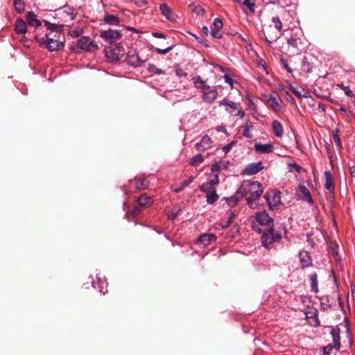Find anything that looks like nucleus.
<instances>
[{
    "mask_svg": "<svg viewBox=\"0 0 355 355\" xmlns=\"http://www.w3.org/2000/svg\"><path fill=\"white\" fill-rule=\"evenodd\" d=\"M281 240V234L278 232H275L272 227H270L265 232L261 239L262 245L268 250L274 248L276 244L280 243Z\"/></svg>",
    "mask_w": 355,
    "mask_h": 355,
    "instance_id": "1",
    "label": "nucleus"
},
{
    "mask_svg": "<svg viewBox=\"0 0 355 355\" xmlns=\"http://www.w3.org/2000/svg\"><path fill=\"white\" fill-rule=\"evenodd\" d=\"M218 105L220 107H225V110L232 116H239L241 119H243L245 116V112L243 110L241 104L232 101L228 98H225L219 101Z\"/></svg>",
    "mask_w": 355,
    "mask_h": 355,
    "instance_id": "2",
    "label": "nucleus"
},
{
    "mask_svg": "<svg viewBox=\"0 0 355 355\" xmlns=\"http://www.w3.org/2000/svg\"><path fill=\"white\" fill-rule=\"evenodd\" d=\"M340 330L338 327H333L331 330V336L332 337L333 343L328 344L322 348L323 355H330V354H336L340 347Z\"/></svg>",
    "mask_w": 355,
    "mask_h": 355,
    "instance_id": "3",
    "label": "nucleus"
},
{
    "mask_svg": "<svg viewBox=\"0 0 355 355\" xmlns=\"http://www.w3.org/2000/svg\"><path fill=\"white\" fill-rule=\"evenodd\" d=\"M244 193L251 198L258 199L263 192L262 184L258 182H248L243 188Z\"/></svg>",
    "mask_w": 355,
    "mask_h": 355,
    "instance_id": "4",
    "label": "nucleus"
},
{
    "mask_svg": "<svg viewBox=\"0 0 355 355\" xmlns=\"http://www.w3.org/2000/svg\"><path fill=\"white\" fill-rule=\"evenodd\" d=\"M281 194L282 193L278 190H272L265 194L264 198L270 209L273 210L279 208L281 205Z\"/></svg>",
    "mask_w": 355,
    "mask_h": 355,
    "instance_id": "5",
    "label": "nucleus"
},
{
    "mask_svg": "<svg viewBox=\"0 0 355 355\" xmlns=\"http://www.w3.org/2000/svg\"><path fill=\"white\" fill-rule=\"evenodd\" d=\"M268 105L276 113L282 112L284 110V106L282 100L279 95L274 92L267 99Z\"/></svg>",
    "mask_w": 355,
    "mask_h": 355,
    "instance_id": "6",
    "label": "nucleus"
},
{
    "mask_svg": "<svg viewBox=\"0 0 355 355\" xmlns=\"http://www.w3.org/2000/svg\"><path fill=\"white\" fill-rule=\"evenodd\" d=\"M100 37L105 42L112 44L119 40L122 37V34L117 30L109 29L101 31L100 32Z\"/></svg>",
    "mask_w": 355,
    "mask_h": 355,
    "instance_id": "7",
    "label": "nucleus"
},
{
    "mask_svg": "<svg viewBox=\"0 0 355 355\" xmlns=\"http://www.w3.org/2000/svg\"><path fill=\"white\" fill-rule=\"evenodd\" d=\"M202 192L206 193V200L208 204H213L218 199V195L216 193L215 188H209L205 184H202L200 187Z\"/></svg>",
    "mask_w": 355,
    "mask_h": 355,
    "instance_id": "8",
    "label": "nucleus"
},
{
    "mask_svg": "<svg viewBox=\"0 0 355 355\" xmlns=\"http://www.w3.org/2000/svg\"><path fill=\"white\" fill-rule=\"evenodd\" d=\"M264 168L261 162L250 163L245 166L243 171V174L247 175H253L257 174Z\"/></svg>",
    "mask_w": 355,
    "mask_h": 355,
    "instance_id": "9",
    "label": "nucleus"
},
{
    "mask_svg": "<svg viewBox=\"0 0 355 355\" xmlns=\"http://www.w3.org/2000/svg\"><path fill=\"white\" fill-rule=\"evenodd\" d=\"M78 46L81 49L87 51H93L98 49V46L87 37L80 38L78 41Z\"/></svg>",
    "mask_w": 355,
    "mask_h": 355,
    "instance_id": "10",
    "label": "nucleus"
},
{
    "mask_svg": "<svg viewBox=\"0 0 355 355\" xmlns=\"http://www.w3.org/2000/svg\"><path fill=\"white\" fill-rule=\"evenodd\" d=\"M223 23L221 19L216 18L211 27L210 35L213 38L220 39L223 37L221 29L223 28Z\"/></svg>",
    "mask_w": 355,
    "mask_h": 355,
    "instance_id": "11",
    "label": "nucleus"
},
{
    "mask_svg": "<svg viewBox=\"0 0 355 355\" xmlns=\"http://www.w3.org/2000/svg\"><path fill=\"white\" fill-rule=\"evenodd\" d=\"M255 220L261 225H268L270 227L273 225V219L266 211L257 212L255 215Z\"/></svg>",
    "mask_w": 355,
    "mask_h": 355,
    "instance_id": "12",
    "label": "nucleus"
},
{
    "mask_svg": "<svg viewBox=\"0 0 355 355\" xmlns=\"http://www.w3.org/2000/svg\"><path fill=\"white\" fill-rule=\"evenodd\" d=\"M127 60L128 63L133 67H140L145 62V60H142L135 50H131L127 53Z\"/></svg>",
    "mask_w": 355,
    "mask_h": 355,
    "instance_id": "13",
    "label": "nucleus"
},
{
    "mask_svg": "<svg viewBox=\"0 0 355 355\" xmlns=\"http://www.w3.org/2000/svg\"><path fill=\"white\" fill-rule=\"evenodd\" d=\"M218 95V93L216 88L211 87L202 94L201 98L204 102L211 104L216 100Z\"/></svg>",
    "mask_w": 355,
    "mask_h": 355,
    "instance_id": "14",
    "label": "nucleus"
},
{
    "mask_svg": "<svg viewBox=\"0 0 355 355\" xmlns=\"http://www.w3.org/2000/svg\"><path fill=\"white\" fill-rule=\"evenodd\" d=\"M306 318L309 323L313 327H319L320 325L318 319V311L315 308H310L305 312Z\"/></svg>",
    "mask_w": 355,
    "mask_h": 355,
    "instance_id": "15",
    "label": "nucleus"
},
{
    "mask_svg": "<svg viewBox=\"0 0 355 355\" xmlns=\"http://www.w3.org/2000/svg\"><path fill=\"white\" fill-rule=\"evenodd\" d=\"M279 37V33L275 31L271 26H269L266 32L263 33V39L269 47H271L272 43L275 42Z\"/></svg>",
    "mask_w": 355,
    "mask_h": 355,
    "instance_id": "16",
    "label": "nucleus"
},
{
    "mask_svg": "<svg viewBox=\"0 0 355 355\" xmlns=\"http://www.w3.org/2000/svg\"><path fill=\"white\" fill-rule=\"evenodd\" d=\"M159 11L162 16H164L170 22H176V17L173 15L172 10L168 6L166 3H161L159 6Z\"/></svg>",
    "mask_w": 355,
    "mask_h": 355,
    "instance_id": "17",
    "label": "nucleus"
},
{
    "mask_svg": "<svg viewBox=\"0 0 355 355\" xmlns=\"http://www.w3.org/2000/svg\"><path fill=\"white\" fill-rule=\"evenodd\" d=\"M299 259L302 268H306L312 266L313 260L310 253L308 251H300Z\"/></svg>",
    "mask_w": 355,
    "mask_h": 355,
    "instance_id": "18",
    "label": "nucleus"
},
{
    "mask_svg": "<svg viewBox=\"0 0 355 355\" xmlns=\"http://www.w3.org/2000/svg\"><path fill=\"white\" fill-rule=\"evenodd\" d=\"M213 141L207 135H204L200 141L196 144V148L198 151H205L212 147Z\"/></svg>",
    "mask_w": 355,
    "mask_h": 355,
    "instance_id": "19",
    "label": "nucleus"
},
{
    "mask_svg": "<svg viewBox=\"0 0 355 355\" xmlns=\"http://www.w3.org/2000/svg\"><path fill=\"white\" fill-rule=\"evenodd\" d=\"M216 241V236L214 234H204L200 236L197 240V244L203 248L207 247L209 244Z\"/></svg>",
    "mask_w": 355,
    "mask_h": 355,
    "instance_id": "20",
    "label": "nucleus"
},
{
    "mask_svg": "<svg viewBox=\"0 0 355 355\" xmlns=\"http://www.w3.org/2000/svg\"><path fill=\"white\" fill-rule=\"evenodd\" d=\"M274 149V146L270 144H262L260 143H256L254 144V150L257 154L270 153L273 152Z\"/></svg>",
    "mask_w": 355,
    "mask_h": 355,
    "instance_id": "21",
    "label": "nucleus"
},
{
    "mask_svg": "<svg viewBox=\"0 0 355 355\" xmlns=\"http://www.w3.org/2000/svg\"><path fill=\"white\" fill-rule=\"evenodd\" d=\"M245 15H254L255 13L256 5L254 1L243 0L240 6Z\"/></svg>",
    "mask_w": 355,
    "mask_h": 355,
    "instance_id": "22",
    "label": "nucleus"
},
{
    "mask_svg": "<svg viewBox=\"0 0 355 355\" xmlns=\"http://www.w3.org/2000/svg\"><path fill=\"white\" fill-rule=\"evenodd\" d=\"M64 42H60L58 40L47 39L46 48L50 51H58L64 47Z\"/></svg>",
    "mask_w": 355,
    "mask_h": 355,
    "instance_id": "23",
    "label": "nucleus"
},
{
    "mask_svg": "<svg viewBox=\"0 0 355 355\" xmlns=\"http://www.w3.org/2000/svg\"><path fill=\"white\" fill-rule=\"evenodd\" d=\"M137 204L142 208H147L152 205L153 200L146 193H143L138 197Z\"/></svg>",
    "mask_w": 355,
    "mask_h": 355,
    "instance_id": "24",
    "label": "nucleus"
},
{
    "mask_svg": "<svg viewBox=\"0 0 355 355\" xmlns=\"http://www.w3.org/2000/svg\"><path fill=\"white\" fill-rule=\"evenodd\" d=\"M15 31L16 33L21 35L27 32V26L26 21L21 18H17L15 21Z\"/></svg>",
    "mask_w": 355,
    "mask_h": 355,
    "instance_id": "25",
    "label": "nucleus"
},
{
    "mask_svg": "<svg viewBox=\"0 0 355 355\" xmlns=\"http://www.w3.org/2000/svg\"><path fill=\"white\" fill-rule=\"evenodd\" d=\"M27 23L30 26L39 27L41 26V21L37 18L33 11H29L26 14Z\"/></svg>",
    "mask_w": 355,
    "mask_h": 355,
    "instance_id": "26",
    "label": "nucleus"
},
{
    "mask_svg": "<svg viewBox=\"0 0 355 355\" xmlns=\"http://www.w3.org/2000/svg\"><path fill=\"white\" fill-rule=\"evenodd\" d=\"M272 132H273L274 135L277 137H278V138L282 137V136L284 135V129H283L282 125L281 124V123L279 121H278L277 120H274L272 122Z\"/></svg>",
    "mask_w": 355,
    "mask_h": 355,
    "instance_id": "27",
    "label": "nucleus"
},
{
    "mask_svg": "<svg viewBox=\"0 0 355 355\" xmlns=\"http://www.w3.org/2000/svg\"><path fill=\"white\" fill-rule=\"evenodd\" d=\"M193 84L196 88L201 90L202 94L211 87L207 84L206 81L203 80L199 76L194 79Z\"/></svg>",
    "mask_w": 355,
    "mask_h": 355,
    "instance_id": "28",
    "label": "nucleus"
},
{
    "mask_svg": "<svg viewBox=\"0 0 355 355\" xmlns=\"http://www.w3.org/2000/svg\"><path fill=\"white\" fill-rule=\"evenodd\" d=\"M103 21L108 25L116 26L121 22V19L116 15L106 14L104 15Z\"/></svg>",
    "mask_w": 355,
    "mask_h": 355,
    "instance_id": "29",
    "label": "nucleus"
},
{
    "mask_svg": "<svg viewBox=\"0 0 355 355\" xmlns=\"http://www.w3.org/2000/svg\"><path fill=\"white\" fill-rule=\"evenodd\" d=\"M309 281L311 291L314 293H318L319 292V288L318 286V275L316 272H313L309 275Z\"/></svg>",
    "mask_w": 355,
    "mask_h": 355,
    "instance_id": "30",
    "label": "nucleus"
},
{
    "mask_svg": "<svg viewBox=\"0 0 355 355\" xmlns=\"http://www.w3.org/2000/svg\"><path fill=\"white\" fill-rule=\"evenodd\" d=\"M325 177V188L329 191H333L334 189V184L333 177L330 171H327L324 172Z\"/></svg>",
    "mask_w": 355,
    "mask_h": 355,
    "instance_id": "31",
    "label": "nucleus"
},
{
    "mask_svg": "<svg viewBox=\"0 0 355 355\" xmlns=\"http://www.w3.org/2000/svg\"><path fill=\"white\" fill-rule=\"evenodd\" d=\"M149 186V181L145 178H136L135 187L137 190L146 189Z\"/></svg>",
    "mask_w": 355,
    "mask_h": 355,
    "instance_id": "32",
    "label": "nucleus"
},
{
    "mask_svg": "<svg viewBox=\"0 0 355 355\" xmlns=\"http://www.w3.org/2000/svg\"><path fill=\"white\" fill-rule=\"evenodd\" d=\"M316 233H318L317 235H315V233L313 232L308 233L306 235V241L312 248H315L317 242L319 241L318 238V236L322 235V234L319 232H317Z\"/></svg>",
    "mask_w": 355,
    "mask_h": 355,
    "instance_id": "33",
    "label": "nucleus"
},
{
    "mask_svg": "<svg viewBox=\"0 0 355 355\" xmlns=\"http://www.w3.org/2000/svg\"><path fill=\"white\" fill-rule=\"evenodd\" d=\"M253 128V123L250 121H248L245 122L244 125V129L243 132V135L248 139L252 138L253 135L251 133V130Z\"/></svg>",
    "mask_w": 355,
    "mask_h": 355,
    "instance_id": "34",
    "label": "nucleus"
},
{
    "mask_svg": "<svg viewBox=\"0 0 355 355\" xmlns=\"http://www.w3.org/2000/svg\"><path fill=\"white\" fill-rule=\"evenodd\" d=\"M205 160L202 154L199 153L193 156L189 160V164L192 166L196 167L201 164Z\"/></svg>",
    "mask_w": 355,
    "mask_h": 355,
    "instance_id": "35",
    "label": "nucleus"
},
{
    "mask_svg": "<svg viewBox=\"0 0 355 355\" xmlns=\"http://www.w3.org/2000/svg\"><path fill=\"white\" fill-rule=\"evenodd\" d=\"M322 309L327 310L331 306V302L328 295H323L319 298Z\"/></svg>",
    "mask_w": 355,
    "mask_h": 355,
    "instance_id": "36",
    "label": "nucleus"
},
{
    "mask_svg": "<svg viewBox=\"0 0 355 355\" xmlns=\"http://www.w3.org/2000/svg\"><path fill=\"white\" fill-rule=\"evenodd\" d=\"M300 190L304 196V200L309 203H313V199L309 190L303 184L300 185Z\"/></svg>",
    "mask_w": 355,
    "mask_h": 355,
    "instance_id": "37",
    "label": "nucleus"
},
{
    "mask_svg": "<svg viewBox=\"0 0 355 355\" xmlns=\"http://www.w3.org/2000/svg\"><path fill=\"white\" fill-rule=\"evenodd\" d=\"M227 168V166L226 163H225L223 162H215L211 166V170L213 173H218L223 169H226Z\"/></svg>",
    "mask_w": 355,
    "mask_h": 355,
    "instance_id": "38",
    "label": "nucleus"
},
{
    "mask_svg": "<svg viewBox=\"0 0 355 355\" xmlns=\"http://www.w3.org/2000/svg\"><path fill=\"white\" fill-rule=\"evenodd\" d=\"M219 183V178L217 173L209 176L208 183L206 184L209 188H215Z\"/></svg>",
    "mask_w": 355,
    "mask_h": 355,
    "instance_id": "39",
    "label": "nucleus"
},
{
    "mask_svg": "<svg viewBox=\"0 0 355 355\" xmlns=\"http://www.w3.org/2000/svg\"><path fill=\"white\" fill-rule=\"evenodd\" d=\"M13 5L18 13H22L25 10V3L23 0H13Z\"/></svg>",
    "mask_w": 355,
    "mask_h": 355,
    "instance_id": "40",
    "label": "nucleus"
},
{
    "mask_svg": "<svg viewBox=\"0 0 355 355\" xmlns=\"http://www.w3.org/2000/svg\"><path fill=\"white\" fill-rule=\"evenodd\" d=\"M147 70L149 73L153 74H164L165 71L162 69H158L154 64H148Z\"/></svg>",
    "mask_w": 355,
    "mask_h": 355,
    "instance_id": "41",
    "label": "nucleus"
},
{
    "mask_svg": "<svg viewBox=\"0 0 355 355\" xmlns=\"http://www.w3.org/2000/svg\"><path fill=\"white\" fill-rule=\"evenodd\" d=\"M239 192L238 191L235 195L226 198V202L230 207H234L239 201Z\"/></svg>",
    "mask_w": 355,
    "mask_h": 355,
    "instance_id": "42",
    "label": "nucleus"
},
{
    "mask_svg": "<svg viewBox=\"0 0 355 355\" xmlns=\"http://www.w3.org/2000/svg\"><path fill=\"white\" fill-rule=\"evenodd\" d=\"M271 21L274 24L275 28L278 33H281L283 31V25L280 19L277 17H273Z\"/></svg>",
    "mask_w": 355,
    "mask_h": 355,
    "instance_id": "43",
    "label": "nucleus"
},
{
    "mask_svg": "<svg viewBox=\"0 0 355 355\" xmlns=\"http://www.w3.org/2000/svg\"><path fill=\"white\" fill-rule=\"evenodd\" d=\"M338 132H339L338 129H336L335 130L333 131V139H334V141H335V143L336 144V145L338 146V147L339 148H342L343 146H342L341 140L338 135Z\"/></svg>",
    "mask_w": 355,
    "mask_h": 355,
    "instance_id": "44",
    "label": "nucleus"
},
{
    "mask_svg": "<svg viewBox=\"0 0 355 355\" xmlns=\"http://www.w3.org/2000/svg\"><path fill=\"white\" fill-rule=\"evenodd\" d=\"M44 26L49 31H58L59 29V26L55 24H52L46 20L44 21Z\"/></svg>",
    "mask_w": 355,
    "mask_h": 355,
    "instance_id": "45",
    "label": "nucleus"
},
{
    "mask_svg": "<svg viewBox=\"0 0 355 355\" xmlns=\"http://www.w3.org/2000/svg\"><path fill=\"white\" fill-rule=\"evenodd\" d=\"M338 86L344 92L345 95L349 97L354 96L353 92L350 89V88L347 86H345L343 84H338Z\"/></svg>",
    "mask_w": 355,
    "mask_h": 355,
    "instance_id": "46",
    "label": "nucleus"
},
{
    "mask_svg": "<svg viewBox=\"0 0 355 355\" xmlns=\"http://www.w3.org/2000/svg\"><path fill=\"white\" fill-rule=\"evenodd\" d=\"M287 43L289 46H291L294 48H297L298 47V39L294 37H291L290 38H288L287 40Z\"/></svg>",
    "mask_w": 355,
    "mask_h": 355,
    "instance_id": "47",
    "label": "nucleus"
},
{
    "mask_svg": "<svg viewBox=\"0 0 355 355\" xmlns=\"http://www.w3.org/2000/svg\"><path fill=\"white\" fill-rule=\"evenodd\" d=\"M224 80L226 83H227L231 89L234 87V80L230 74H225L223 77Z\"/></svg>",
    "mask_w": 355,
    "mask_h": 355,
    "instance_id": "48",
    "label": "nucleus"
},
{
    "mask_svg": "<svg viewBox=\"0 0 355 355\" xmlns=\"http://www.w3.org/2000/svg\"><path fill=\"white\" fill-rule=\"evenodd\" d=\"M175 74L180 78H185L187 76V73L182 69H181L179 67H177L175 68Z\"/></svg>",
    "mask_w": 355,
    "mask_h": 355,
    "instance_id": "49",
    "label": "nucleus"
},
{
    "mask_svg": "<svg viewBox=\"0 0 355 355\" xmlns=\"http://www.w3.org/2000/svg\"><path fill=\"white\" fill-rule=\"evenodd\" d=\"M142 207H140L139 205L138 206H136L132 211L131 212V215L133 216V217H137L139 215H140L141 214V211H142Z\"/></svg>",
    "mask_w": 355,
    "mask_h": 355,
    "instance_id": "50",
    "label": "nucleus"
},
{
    "mask_svg": "<svg viewBox=\"0 0 355 355\" xmlns=\"http://www.w3.org/2000/svg\"><path fill=\"white\" fill-rule=\"evenodd\" d=\"M246 200H247L248 205L250 208L254 209L256 207V204H255L254 201L257 199L251 198V197H250V196H246Z\"/></svg>",
    "mask_w": 355,
    "mask_h": 355,
    "instance_id": "51",
    "label": "nucleus"
},
{
    "mask_svg": "<svg viewBox=\"0 0 355 355\" xmlns=\"http://www.w3.org/2000/svg\"><path fill=\"white\" fill-rule=\"evenodd\" d=\"M291 91L299 98L307 97V96L306 94L302 95L301 92H300L297 89H296L295 87H291Z\"/></svg>",
    "mask_w": 355,
    "mask_h": 355,
    "instance_id": "52",
    "label": "nucleus"
},
{
    "mask_svg": "<svg viewBox=\"0 0 355 355\" xmlns=\"http://www.w3.org/2000/svg\"><path fill=\"white\" fill-rule=\"evenodd\" d=\"M47 39H49L47 37L46 38L44 37H40L37 36L35 37V40H37V43L40 44V46L46 45L47 44Z\"/></svg>",
    "mask_w": 355,
    "mask_h": 355,
    "instance_id": "53",
    "label": "nucleus"
},
{
    "mask_svg": "<svg viewBox=\"0 0 355 355\" xmlns=\"http://www.w3.org/2000/svg\"><path fill=\"white\" fill-rule=\"evenodd\" d=\"M302 67H306V69H304V71H305L306 73H309V72H311V70H312V69H311V67H310V64H309V62L307 60H304L302 61Z\"/></svg>",
    "mask_w": 355,
    "mask_h": 355,
    "instance_id": "54",
    "label": "nucleus"
},
{
    "mask_svg": "<svg viewBox=\"0 0 355 355\" xmlns=\"http://www.w3.org/2000/svg\"><path fill=\"white\" fill-rule=\"evenodd\" d=\"M171 49H172V47H168V48L164 49H156V51H157L158 53H159V54L165 55V54H166L167 53H168Z\"/></svg>",
    "mask_w": 355,
    "mask_h": 355,
    "instance_id": "55",
    "label": "nucleus"
},
{
    "mask_svg": "<svg viewBox=\"0 0 355 355\" xmlns=\"http://www.w3.org/2000/svg\"><path fill=\"white\" fill-rule=\"evenodd\" d=\"M235 143H236V141H232V143H230V144L226 145L225 146H224L223 147V151L225 153L229 152L232 149V146L235 144Z\"/></svg>",
    "mask_w": 355,
    "mask_h": 355,
    "instance_id": "56",
    "label": "nucleus"
},
{
    "mask_svg": "<svg viewBox=\"0 0 355 355\" xmlns=\"http://www.w3.org/2000/svg\"><path fill=\"white\" fill-rule=\"evenodd\" d=\"M236 217V214L234 212H231L228 217H227V221L230 222V224H232Z\"/></svg>",
    "mask_w": 355,
    "mask_h": 355,
    "instance_id": "57",
    "label": "nucleus"
},
{
    "mask_svg": "<svg viewBox=\"0 0 355 355\" xmlns=\"http://www.w3.org/2000/svg\"><path fill=\"white\" fill-rule=\"evenodd\" d=\"M231 224L227 220H222L220 223L222 229H227Z\"/></svg>",
    "mask_w": 355,
    "mask_h": 355,
    "instance_id": "58",
    "label": "nucleus"
},
{
    "mask_svg": "<svg viewBox=\"0 0 355 355\" xmlns=\"http://www.w3.org/2000/svg\"><path fill=\"white\" fill-rule=\"evenodd\" d=\"M283 65H284V68L288 72V73H291L292 72V69H291V67H289L288 62L286 61V60H283Z\"/></svg>",
    "mask_w": 355,
    "mask_h": 355,
    "instance_id": "59",
    "label": "nucleus"
},
{
    "mask_svg": "<svg viewBox=\"0 0 355 355\" xmlns=\"http://www.w3.org/2000/svg\"><path fill=\"white\" fill-rule=\"evenodd\" d=\"M193 181V177H190L188 180L183 181L182 184H184V187H187Z\"/></svg>",
    "mask_w": 355,
    "mask_h": 355,
    "instance_id": "60",
    "label": "nucleus"
},
{
    "mask_svg": "<svg viewBox=\"0 0 355 355\" xmlns=\"http://www.w3.org/2000/svg\"><path fill=\"white\" fill-rule=\"evenodd\" d=\"M153 35L156 38H164L165 35L162 33L155 32L153 33Z\"/></svg>",
    "mask_w": 355,
    "mask_h": 355,
    "instance_id": "61",
    "label": "nucleus"
},
{
    "mask_svg": "<svg viewBox=\"0 0 355 355\" xmlns=\"http://www.w3.org/2000/svg\"><path fill=\"white\" fill-rule=\"evenodd\" d=\"M186 187H184V184H181V186L180 187H173V190L176 193H180Z\"/></svg>",
    "mask_w": 355,
    "mask_h": 355,
    "instance_id": "62",
    "label": "nucleus"
},
{
    "mask_svg": "<svg viewBox=\"0 0 355 355\" xmlns=\"http://www.w3.org/2000/svg\"><path fill=\"white\" fill-rule=\"evenodd\" d=\"M202 31L206 36H208L211 32V31H209L208 27L207 26H203L202 28Z\"/></svg>",
    "mask_w": 355,
    "mask_h": 355,
    "instance_id": "63",
    "label": "nucleus"
},
{
    "mask_svg": "<svg viewBox=\"0 0 355 355\" xmlns=\"http://www.w3.org/2000/svg\"><path fill=\"white\" fill-rule=\"evenodd\" d=\"M217 132H226L227 130L225 126L218 125L216 128Z\"/></svg>",
    "mask_w": 355,
    "mask_h": 355,
    "instance_id": "64",
    "label": "nucleus"
}]
</instances>
